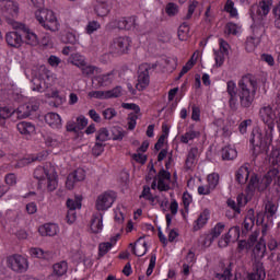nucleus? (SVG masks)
<instances>
[{"label":"nucleus","instance_id":"nucleus-4","mask_svg":"<svg viewBox=\"0 0 280 280\" xmlns=\"http://www.w3.org/2000/svg\"><path fill=\"white\" fill-rule=\"evenodd\" d=\"M0 10L9 23L12 24V27H14V23H16V21L12 19H16V16H19V3L14 0H0Z\"/></svg>","mask_w":280,"mask_h":280},{"label":"nucleus","instance_id":"nucleus-56","mask_svg":"<svg viewBox=\"0 0 280 280\" xmlns=\"http://www.w3.org/2000/svg\"><path fill=\"white\" fill-rule=\"evenodd\" d=\"M214 60H215V65L217 67H222V65H224V58H226V54L220 51V50H214Z\"/></svg>","mask_w":280,"mask_h":280},{"label":"nucleus","instance_id":"nucleus-47","mask_svg":"<svg viewBox=\"0 0 280 280\" xmlns=\"http://www.w3.org/2000/svg\"><path fill=\"white\" fill-rule=\"evenodd\" d=\"M228 207L234 211V214L232 218H235L236 215H240L242 213V208L241 206L233 199H228Z\"/></svg>","mask_w":280,"mask_h":280},{"label":"nucleus","instance_id":"nucleus-49","mask_svg":"<svg viewBox=\"0 0 280 280\" xmlns=\"http://www.w3.org/2000/svg\"><path fill=\"white\" fill-rule=\"evenodd\" d=\"M32 91H37L38 93H44V91H45V81H43L38 78L33 79Z\"/></svg>","mask_w":280,"mask_h":280},{"label":"nucleus","instance_id":"nucleus-57","mask_svg":"<svg viewBox=\"0 0 280 280\" xmlns=\"http://www.w3.org/2000/svg\"><path fill=\"white\" fill-rule=\"evenodd\" d=\"M195 56L196 55H192L191 58L182 68L180 75H185V73H187L188 71H190L194 68V65H196V60H194Z\"/></svg>","mask_w":280,"mask_h":280},{"label":"nucleus","instance_id":"nucleus-42","mask_svg":"<svg viewBox=\"0 0 280 280\" xmlns=\"http://www.w3.org/2000/svg\"><path fill=\"white\" fill-rule=\"evenodd\" d=\"M67 207L70 211H75V209H82V197H75L74 199H68Z\"/></svg>","mask_w":280,"mask_h":280},{"label":"nucleus","instance_id":"nucleus-33","mask_svg":"<svg viewBox=\"0 0 280 280\" xmlns=\"http://www.w3.org/2000/svg\"><path fill=\"white\" fill-rule=\"evenodd\" d=\"M248 176H250V172H248V167L242 166L238 168L236 173V180L240 185H245L248 182Z\"/></svg>","mask_w":280,"mask_h":280},{"label":"nucleus","instance_id":"nucleus-24","mask_svg":"<svg viewBox=\"0 0 280 280\" xmlns=\"http://www.w3.org/2000/svg\"><path fill=\"white\" fill-rule=\"evenodd\" d=\"M45 121L50 128H60V126H62V119L60 118V115L56 113L46 114Z\"/></svg>","mask_w":280,"mask_h":280},{"label":"nucleus","instance_id":"nucleus-2","mask_svg":"<svg viewBox=\"0 0 280 280\" xmlns=\"http://www.w3.org/2000/svg\"><path fill=\"white\" fill-rule=\"evenodd\" d=\"M257 95V78L245 74L238 81V100L241 108H250Z\"/></svg>","mask_w":280,"mask_h":280},{"label":"nucleus","instance_id":"nucleus-7","mask_svg":"<svg viewBox=\"0 0 280 280\" xmlns=\"http://www.w3.org/2000/svg\"><path fill=\"white\" fill-rule=\"evenodd\" d=\"M7 266L8 268H11L13 272H18V273L26 272L28 268L27 258L21 255L9 256L7 258Z\"/></svg>","mask_w":280,"mask_h":280},{"label":"nucleus","instance_id":"nucleus-8","mask_svg":"<svg viewBox=\"0 0 280 280\" xmlns=\"http://www.w3.org/2000/svg\"><path fill=\"white\" fill-rule=\"evenodd\" d=\"M150 65L142 63L138 69V83L136 84V89L138 91H144L150 86Z\"/></svg>","mask_w":280,"mask_h":280},{"label":"nucleus","instance_id":"nucleus-1","mask_svg":"<svg viewBox=\"0 0 280 280\" xmlns=\"http://www.w3.org/2000/svg\"><path fill=\"white\" fill-rule=\"evenodd\" d=\"M261 121L266 125L265 132L259 127L252 131L250 143L253 145V154L255 159L259 154H268L270 143H272V130H275V112L270 105L264 106L259 110Z\"/></svg>","mask_w":280,"mask_h":280},{"label":"nucleus","instance_id":"nucleus-44","mask_svg":"<svg viewBox=\"0 0 280 280\" xmlns=\"http://www.w3.org/2000/svg\"><path fill=\"white\" fill-rule=\"evenodd\" d=\"M273 25L276 30H280V2L272 8Z\"/></svg>","mask_w":280,"mask_h":280},{"label":"nucleus","instance_id":"nucleus-5","mask_svg":"<svg viewBox=\"0 0 280 280\" xmlns=\"http://www.w3.org/2000/svg\"><path fill=\"white\" fill-rule=\"evenodd\" d=\"M128 49H130V37L126 36L114 38L109 45V52L113 56H124V54H128Z\"/></svg>","mask_w":280,"mask_h":280},{"label":"nucleus","instance_id":"nucleus-11","mask_svg":"<svg viewBox=\"0 0 280 280\" xmlns=\"http://www.w3.org/2000/svg\"><path fill=\"white\" fill-rule=\"evenodd\" d=\"M115 192L106 191L100 195L96 199V209L97 211H106L113 207V202H115Z\"/></svg>","mask_w":280,"mask_h":280},{"label":"nucleus","instance_id":"nucleus-34","mask_svg":"<svg viewBox=\"0 0 280 280\" xmlns=\"http://www.w3.org/2000/svg\"><path fill=\"white\" fill-rule=\"evenodd\" d=\"M259 189V179L257 178V175H252L249 183L246 187V194L250 198L253 194H255V189Z\"/></svg>","mask_w":280,"mask_h":280},{"label":"nucleus","instance_id":"nucleus-54","mask_svg":"<svg viewBox=\"0 0 280 280\" xmlns=\"http://www.w3.org/2000/svg\"><path fill=\"white\" fill-rule=\"evenodd\" d=\"M109 30H126L124 18L120 20H114L108 24Z\"/></svg>","mask_w":280,"mask_h":280},{"label":"nucleus","instance_id":"nucleus-60","mask_svg":"<svg viewBox=\"0 0 280 280\" xmlns=\"http://www.w3.org/2000/svg\"><path fill=\"white\" fill-rule=\"evenodd\" d=\"M96 141H101V142L108 141V129L101 128L96 136Z\"/></svg>","mask_w":280,"mask_h":280},{"label":"nucleus","instance_id":"nucleus-51","mask_svg":"<svg viewBox=\"0 0 280 280\" xmlns=\"http://www.w3.org/2000/svg\"><path fill=\"white\" fill-rule=\"evenodd\" d=\"M165 12L168 16H176L178 14V4L170 2L166 4Z\"/></svg>","mask_w":280,"mask_h":280},{"label":"nucleus","instance_id":"nucleus-14","mask_svg":"<svg viewBox=\"0 0 280 280\" xmlns=\"http://www.w3.org/2000/svg\"><path fill=\"white\" fill-rule=\"evenodd\" d=\"M277 168H271L261 179H258V191H266V189L272 185V180L277 178Z\"/></svg>","mask_w":280,"mask_h":280},{"label":"nucleus","instance_id":"nucleus-63","mask_svg":"<svg viewBox=\"0 0 280 280\" xmlns=\"http://www.w3.org/2000/svg\"><path fill=\"white\" fill-rule=\"evenodd\" d=\"M267 248H269V250H277V248H279V241L273 236H269L267 241Z\"/></svg>","mask_w":280,"mask_h":280},{"label":"nucleus","instance_id":"nucleus-64","mask_svg":"<svg viewBox=\"0 0 280 280\" xmlns=\"http://www.w3.org/2000/svg\"><path fill=\"white\" fill-rule=\"evenodd\" d=\"M35 161H43V155H31L22 160L23 165H30V163H35Z\"/></svg>","mask_w":280,"mask_h":280},{"label":"nucleus","instance_id":"nucleus-38","mask_svg":"<svg viewBox=\"0 0 280 280\" xmlns=\"http://www.w3.org/2000/svg\"><path fill=\"white\" fill-rule=\"evenodd\" d=\"M70 62L71 65H73L74 67H78V69H81L84 67V65L86 63V59H84V56L80 55V54H73L70 57Z\"/></svg>","mask_w":280,"mask_h":280},{"label":"nucleus","instance_id":"nucleus-36","mask_svg":"<svg viewBox=\"0 0 280 280\" xmlns=\"http://www.w3.org/2000/svg\"><path fill=\"white\" fill-rule=\"evenodd\" d=\"M52 275L55 277H62L63 275H67V270H68V267H67V262L65 261H61V262H57L52 266Z\"/></svg>","mask_w":280,"mask_h":280},{"label":"nucleus","instance_id":"nucleus-43","mask_svg":"<svg viewBox=\"0 0 280 280\" xmlns=\"http://www.w3.org/2000/svg\"><path fill=\"white\" fill-rule=\"evenodd\" d=\"M126 137V131L121 127L112 128V139L114 141H121Z\"/></svg>","mask_w":280,"mask_h":280},{"label":"nucleus","instance_id":"nucleus-37","mask_svg":"<svg viewBox=\"0 0 280 280\" xmlns=\"http://www.w3.org/2000/svg\"><path fill=\"white\" fill-rule=\"evenodd\" d=\"M80 70L83 78H91L92 75H95V72L100 71V68L92 65H86L85 62L84 66L80 68Z\"/></svg>","mask_w":280,"mask_h":280},{"label":"nucleus","instance_id":"nucleus-23","mask_svg":"<svg viewBox=\"0 0 280 280\" xmlns=\"http://www.w3.org/2000/svg\"><path fill=\"white\" fill-rule=\"evenodd\" d=\"M256 224L259 225L261 224V237H266L268 235V232L270 231V228L272 226V219H268V222H264V214L261 212L257 213V220Z\"/></svg>","mask_w":280,"mask_h":280},{"label":"nucleus","instance_id":"nucleus-16","mask_svg":"<svg viewBox=\"0 0 280 280\" xmlns=\"http://www.w3.org/2000/svg\"><path fill=\"white\" fill-rule=\"evenodd\" d=\"M56 170V166L48 164L46 166H38L35 171H34V178H36L37 180H39L38 183V188L43 189V185H45V179L47 178V176H49V170ZM46 177V178H45Z\"/></svg>","mask_w":280,"mask_h":280},{"label":"nucleus","instance_id":"nucleus-19","mask_svg":"<svg viewBox=\"0 0 280 280\" xmlns=\"http://www.w3.org/2000/svg\"><path fill=\"white\" fill-rule=\"evenodd\" d=\"M253 256L255 258V261H259L260 259H264V257H266V241L264 240V237H260L259 242H257L254 246Z\"/></svg>","mask_w":280,"mask_h":280},{"label":"nucleus","instance_id":"nucleus-21","mask_svg":"<svg viewBox=\"0 0 280 280\" xmlns=\"http://www.w3.org/2000/svg\"><path fill=\"white\" fill-rule=\"evenodd\" d=\"M132 253L137 257H143L148 253V243L143 241V237L137 240L136 246L132 247Z\"/></svg>","mask_w":280,"mask_h":280},{"label":"nucleus","instance_id":"nucleus-53","mask_svg":"<svg viewBox=\"0 0 280 280\" xmlns=\"http://www.w3.org/2000/svg\"><path fill=\"white\" fill-rule=\"evenodd\" d=\"M269 163L272 165H279V163H280V150L279 149H275L271 151V153L269 155Z\"/></svg>","mask_w":280,"mask_h":280},{"label":"nucleus","instance_id":"nucleus-26","mask_svg":"<svg viewBox=\"0 0 280 280\" xmlns=\"http://www.w3.org/2000/svg\"><path fill=\"white\" fill-rule=\"evenodd\" d=\"M38 231L43 236L54 237V235L58 234V225L54 223H46L40 226Z\"/></svg>","mask_w":280,"mask_h":280},{"label":"nucleus","instance_id":"nucleus-30","mask_svg":"<svg viewBox=\"0 0 280 280\" xmlns=\"http://www.w3.org/2000/svg\"><path fill=\"white\" fill-rule=\"evenodd\" d=\"M235 233L236 235H240V226H235L229 230V232L224 235V237H221L219 241L220 248H226L229 246V243L231 242V233Z\"/></svg>","mask_w":280,"mask_h":280},{"label":"nucleus","instance_id":"nucleus-50","mask_svg":"<svg viewBox=\"0 0 280 280\" xmlns=\"http://www.w3.org/2000/svg\"><path fill=\"white\" fill-rule=\"evenodd\" d=\"M225 12H228L231 16H237V9H235V2L233 0H228L224 5Z\"/></svg>","mask_w":280,"mask_h":280},{"label":"nucleus","instance_id":"nucleus-18","mask_svg":"<svg viewBox=\"0 0 280 280\" xmlns=\"http://www.w3.org/2000/svg\"><path fill=\"white\" fill-rule=\"evenodd\" d=\"M224 223H218L205 238L203 246H211L213 240H218L224 233Z\"/></svg>","mask_w":280,"mask_h":280},{"label":"nucleus","instance_id":"nucleus-6","mask_svg":"<svg viewBox=\"0 0 280 280\" xmlns=\"http://www.w3.org/2000/svg\"><path fill=\"white\" fill-rule=\"evenodd\" d=\"M272 8V0H261L258 4H253L250 7L252 19H264L270 14V9Z\"/></svg>","mask_w":280,"mask_h":280},{"label":"nucleus","instance_id":"nucleus-61","mask_svg":"<svg viewBox=\"0 0 280 280\" xmlns=\"http://www.w3.org/2000/svg\"><path fill=\"white\" fill-rule=\"evenodd\" d=\"M101 27L102 25H100V22L92 21V22H89L86 26V32L88 34H93V32H97V30H100Z\"/></svg>","mask_w":280,"mask_h":280},{"label":"nucleus","instance_id":"nucleus-35","mask_svg":"<svg viewBox=\"0 0 280 280\" xmlns=\"http://www.w3.org/2000/svg\"><path fill=\"white\" fill-rule=\"evenodd\" d=\"M18 119H25L32 115V104H24L18 107Z\"/></svg>","mask_w":280,"mask_h":280},{"label":"nucleus","instance_id":"nucleus-58","mask_svg":"<svg viewBox=\"0 0 280 280\" xmlns=\"http://www.w3.org/2000/svg\"><path fill=\"white\" fill-rule=\"evenodd\" d=\"M261 42H257V39H255V37H249L246 40V49L248 51H255L257 45H259Z\"/></svg>","mask_w":280,"mask_h":280},{"label":"nucleus","instance_id":"nucleus-52","mask_svg":"<svg viewBox=\"0 0 280 280\" xmlns=\"http://www.w3.org/2000/svg\"><path fill=\"white\" fill-rule=\"evenodd\" d=\"M70 176H72V178H75L77 183H80L84 180V178H86V172H84L83 168H78L74 172L70 173Z\"/></svg>","mask_w":280,"mask_h":280},{"label":"nucleus","instance_id":"nucleus-9","mask_svg":"<svg viewBox=\"0 0 280 280\" xmlns=\"http://www.w3.org/2000/svg\"><path fill=\"white\" fill-rule=\"evenodd\" d=\"M90 100H112L113 97H121V86H116L109 91H91L88 93Z\"/></svg>","mask_w":280,"mask_h":280},{"label":"nucleus","instance_id":"nucleus-12","mask_svg":"<svg viewBox=\"0 0 280 280\" xmlns=\"http://www.w3.org/2000/svg\"><path fill=\"white\" fill-rule=\"evenodd\" d=\"M43 187H46V191L49 194L58 189V173L56 172V168L48 170V176L44 179Z\"/></svg>","mask_w":280,"mask_h":280},{"label":"nucleus","instance_id":"nucleus-10","mask_svg":"<svg viewBox=\"0 0 280 280\" xmlns=\"http://www.w3.org/2000/svg\"><path fill=\"white\" fill-rule=\"evenodd\" d=\"M13 30H21L22 36H24L26 45H31L32 47H36V45H38V36L34 32H31L30 28L25 26V24L14 22Z\"/></svg>","mask_w":280,"mask_h":280},{"label":"nucleus","instance_id":"nucleus-17","mask_svg":"<svg viewBox=\"0 0 280 280\" xmlns=\"http://www.w3.org/2000/svg\"><path fill=\"white\" fill-rule=\"evenodd\" d=\"M248 280H266V269L264 268V262L260 260H255L253 272L248 273Z\"/></svg>","mask_w":280,"mask_h":280},{"label":"nucleus","instance_id":"nucleus-40","mask_svg":"<svg viewBox=\"0 0 280 280\" xmlns=\"http://www.w3.org/2000/svg\"><path fill=\"white\" fill-rule=\"evenodd\" d=\"M200 137V131L189 130L183 136H180L182 143H189V141H194V139H198Z\"/></svg>","mask_w":280,"mask_h":280},{"label":"nucleus","instance_id":"nucleus-48","mask_svg":"<svg viewBox=\"0 0 280 280\" xmlns=\"http://www.w3.org/2000/svg\"><path fill=\"white\" fill-rule=\"evenodd\" d=\"M113 248V243H100L98 244V257H104V255L108 254V250Z\"/></svg>","mask_w":280,"mask_h":280},{"label":"nucleus","instance_id":"nucleus-25","mask_svg":"<svg viewBox=\"0 0 280 280\" xmlns=\"http://www.w3.org/2000/svg\"><path fill=\"white\" fill-rule=\"evenodd\" d=\"M197 156H198V148L194 147L188 151V154L185 161L186 170H194V167L196 166Z\"/></svg>","mask_w":280,"mask_h":280},{"label":"nucleus","instance_id":"nucleus-22","mask_svg":"<svg viewBox=\"0 0 280 280\" xmlns=\"http://www.w3.org/2000/svg\"><path fill=\"white\" fill-rule=\"evenodd\" d=\"M94 12L96 14V16H108V14L110 13V5H108V3L104 2V1H97L94 4Z\"/></svg>","mask_w":280,"mask_h":280},{"label":"nucleus","instance_id":"nucleus-20","mask_svg":"<svg viewBox=\"0 0 280 280\" xmlns=\"http://www.w3.org/2000/svg\"><path fill=\"white\" fill-rule=\"evenodd\" d=\"M255 226V211L249 210L242 224V234L246 235Z\"/></svg>","mask_w":280,"mask_h":280},{"label":"nucleus","instance_id":"nucleus-39","mask_svg":"<svg viewBox=\"0 0 280 280\" xmlns=\"http://www.w3.org/2000/svg\"><path fill=\"white\" fill-rule=\"evenodd\" d=\"M264 34H266V27L264 25L254 26L252 38H254L256 43H261Z\"/></svg>","mask_w":280,"mask_h":280},{"label":"nucleus","instance_id":"nucleus-3","mask_svg":"<svg viewBox=\"0 0 280 280\" xmlns=\"http://www.w3.org/2000/svg\"><path fill=\"white\" fill-rule=\"evenodd\" d=\"M34 8H38L35 12V18L38 21L39 25L49 32H58L60 24H58V19L54 14V11L43 8L45 0H31Z\"/></svg>","mask_w":280,"mask_h":280},{"label":"nucleus","instance_id":"nucleus-31","mask_svg":"<svg viewBox=\"0 0 280 280\" xmlns=\"http://www.w3.org/2000/svg\"><path fill=\"white\" fill-rule=\"evenodd\" d=\"M221 156L223 161H233L234 159H237V151L228 145L222 149Z\"/></svg>","mask_w":280,"mask_h":280},{"label":"nucleus","instance_id":"nucleus-32","mask_svg":"<svg viewBox=\"0 0 280 280\" xmlns=\"http://www.w3.org/2000/svg\"><path fill=\"white\" fill-rule=\"evenodd\" d=\"M31 255L33 257H37L38 259H46L49 261V259H54V254L50 252H44L40 248H31Z\"/></svg>","mask_w":280,"mask_h":280},{"label":"nucleus","instance_id":"nucleus-15","mask_svg":"<svg viewBox=\"0 0 280 280\" xmlns=\"http://www.w3.org/2000/svg\"><path fill=\"white\" fill-rule=\"evenodd\" d=\"M5 40L10 47H21V45H23V31L15 30L7 33Z\"/></svg>","mask_w":280,"mask_h":280},{"label":"nucleus","instance_id":"nucleus-59","mask_svg":"<svg viewBox=\"0 0 280 280\" xmlns=\"http://www.w3.org/2000/svg\"><path fill=\"white\" fill-rule=\"evenodd\" d=\"M207 224V215L200 214L196 220V225L194 226L195 231H200L202 226Z\"/></svg>","mask_w":280,"mask_h":280},{"label":"nucleus","instance_id":"nucleus-28","mask_svg":"<svg viewBox=\"0 0 280 280\" xmlns=\"http://www.w3.org/2000/svg\"><path fill=\"white\" fill-rule=\"evenodd\" d=\"M278 210L279 206L272 200H268L265 203V217L267 218V220H272L277 215Z\"/></svg>","mask_w":280,"mask_h":280},{"label":"nucleus","instance_id":"nucleus-46","mask_svg":"<svg viewBox=\"0 0 280 280\" xmlns=\"http://www.w3.org/2000/svg\"><path fill=\"white\" fill-rule=\"evenodd\" d=\"M96 82L100 84V86H106V84H110L113 80V74H101L95 78Z\"/></svg>","mask_w":280,"mask_h":280},{"label":"nucleus","instance_id":"nucleus-27","mask_svg":"<svg viewBox=\"0 0 280 280\" xmlns=\"http://www.w3.org/2000/svg\"><path fill=\"white\" fill-rule=\"evenodd\" d=\"M20 135H25L26 137H30V135H34L36 132V127L32 122L27 121H21L16 126Z\"/></svg>","mask_w":280,"mask_h":280},{"label":"nucleus","instance_id":"nucleus-45","mask_svg":"<svg viewBox=\"0 0 280 280\" xmlns=\"http://www.w3.org/2000/svg\"><path fill=\"white\" fill-rule=\"evenodd\" d=\"M220 184V175L218 173H212L208 175V186L210 189H215Z\"/></svg>","mask_w":280,"mask_h":280},{"label":"nucleus","instance_id":"nucleus-62","mask_svg":"<svg viewBox=\"0 0 280 280\" xmlns=\"http://www.w3.org/2000/svg\"><path fill=\"white\" fill-rule=\"evenodd\" d=\"M137 119H139V116L137 114H129L128 116V130H135L137 126Z\"/></svg>","mask_w":280,"mask_h":280},{"label":"nucleus","instance_id":"nucleus-41","mask_svg":"<svg viewBox=\"0 0 280 280\" xmlns=\"http://www.w3.org/2000/svg\"><path fill=\"white\" fill-rule=\"evenodd\" d=\"M177 36H178L179 40H187V38H189V24H187V22H184L179 26Z\"/></svg>","mask_w":280,"mask_h":280},{"label":"nucleus","instance_id":"nucleus-29","mask_svg":"<svg viewBox=\"0 0 280 280\" xmlns=\"http://www.w3.org/2000/svg\"><path fill=\"white\" fill-rule=\"evenodd\" d=\"M103 226L104 224H103L102 214L93 215L91 220V225H90L92 233H101Z\"/></svg>","mask_w":280,"mask_h":280},{"label":"nucleus","instance_id":"nucleus-13","mask_svg":"<svg viewBox=\"0 0 280 280\" xmlns=\"http://www.w3.org/2000/svg\"><path fill=\"white\" fill-rule=\"evenodd\" d=\"M226 92L230 95L229 107L233 113L237 110V85L233 81H228Z\"/></svg>","mask_w":280,"mask_h":280},{"label":"nucleus","instance_id":"nucleus-55","mask_svg":"<svg viewBox=\"0 0 280 280\" xmlns=\"http://www.w3.org/2000/svg\"><path fill=\"white\" fill-rule=\"evenodd\" d=\"M125 23V30H132L137 27V18L129 16V18H122Z\"/></svg>","mask_w":280,"mask_h":280}]
</instances>
